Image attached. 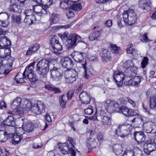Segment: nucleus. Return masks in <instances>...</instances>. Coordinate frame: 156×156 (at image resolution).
Returning a JSON list of instances; mask_svg holds the SVG:
<instances>
[{
    "mask_svg": "<svg viewBox=\"0 0 156 156\" xmlns=\"http://www.w3.org/2000/svg\"><path fill=\"white\" fill-rule=\"evenodd\" d=\"M50 62L45 58L41 59L37 64L36 71L41 78H46L49 70Z\"/></svg>",
    "mask_w": 156,
    "mask_h": 156,
    "instance_id": "1",
    "label": "nucleus"
},
{
    "mask_svg": "<svg viewBox=\"0 0 156 156\" xmlns=\"http://www.w3.org/2000/svg\"><path fill=\"white\" fill-rule=\"evenodd\" d=\"M122 16L124 22L129 26L133 24L136 20V15L133 10L128 9L124 11Z\"/></svg>",
    "mask_w": 156,
    "mask_h": 156,
    "instance_id": "2",
    "label": "nucleus"
},
{
    "mask_svg": "<svg viewBox=\"0 0 156 156\" xmlns=\"http://www.w3.org/2000/svg\"><path fill=\"white\" fill-rule=\"evenodd\" d=\"M67 41L69 45L68 48H69L76 46L78 43H81L84 48L87 47L86 43L81 41V37L75 34L69 35L67 37Z\"/></svg>",
    "mask_w": 156,
    "mask_h": 156,
    "instance_id": "3",
    "label": "nucleus"
},
{
    "mask_svg": "<svg viewBox=\"0 0 156 156\" xmlns=\"http://www.w3.org/2000/svg\"><path fill=\"white\" fill-rule=\"evenodd\" d=\"M50 47L52 51L56 54H59V52L62 49L61 44L58 40V37L54 36L51 39L50 42Z\"/></svg>",
    "mask_w": 156,
    "mask_h": 156,
    "instance_id": "4",
    "label": "nucleus"
},
{
    "mask_svg": "<svg viewBox=\"0 0 156 156\" xmlns=\"http://www.w3.org/2000/svg\"><path fill=\"white\" fill-rule=\"evenodd\" d=\"M105 105L107 112L110 113L115 112H117L116 110L119 107V104L117 102L110 100H108L105 101Z\"/></svg>",
    "mask_w": 156,
    "mask_h": 156,
    "instance_id": "5",
    "label": "nucleus"
},
{
    "mask_svg": "<svg viewBox=\"0 0 156 156\" xmlns=\"http://www.w3.org/2000/svg\"><path fill=\"white\" fill-rule=\"evenodd\" d=\"M72 55L75 61L80 63L82 66L85 67V64L87 63L86 59L83 57L84 55H86L85 53L76 51L72 53Z\"/></svg>",
    "mask_w": 156,
    "mask_h": 156,
    "instance_id": "6",
    "label": "nucleus"
},
{
    "mask_svg": "<svg viewBox=\"0 0 156 156\" xmlns=\"http://www.w3.org/2000/svg\"><path fill=\"white\" fill-rule=\"evenodd\" d=\"M50 71L51 77L53 80L58 81L62 79L63 72L60 69L54 67Z\"/></svg>",
    "mask_w": 156,
    "mask_h": 156,
    "instance_id": "7",
    "label": "nucleus"
},
{
    "mask_svg": "<svg viewBox=\"0 0 156 156\" xmlns=\"http://www.w3.org/2000/svg\"><path fill=\"white\" fill-rule=\"evenodd\" d=\"M125 76L124 74L121 71H116L113 73V78L119 87L122 86Z\"/></svg>",
    "mask_w": 156,
    "mask_h": 156,
    "instance_id": "8",
    "label": "nucleus"
},
{
    "mask_svg": "<svg viewBox=\"0 0 156 156\" xmlns=\"http://www.w3.org/2000/svg\"><path fill=\"white\" fill-rule=\"evenodd\" d=\"M45 108L46 106L43 102L38 101L32 105L31 111L35 114L39 115L44 111Z\"/></svg>",
    "mask_w": 156,
    "mask_h": 156,
    "instance_id": "9",
    "label": "nucleus"
},
{
    "mask_svg": "<svg viewBox=\"0 0 156 156\" xmlns=\"http://www.w3.org/2000/svg\"><path fill=\"white\" fill-rule=\"evenodd\" d=\"M61 63L62 66L67 69L73 68L74 65L73 61L69 57H65L62 58L61 60Z\"/></svg>",
    "mask_w": 156,
    "mask_h": 156,
    "instance_id": "10",
    "label": "nucleus"
},
{
    "mask_svg": "<svg viewBox=\"0 0 156 156\" xmlns=\"http://www.w3.org/2000/svg\"><path fill=\"white\" fill-rule=\"evenodd\" d=\"M119 111L117 112L122 113L126 116H131L136 115L137 113L131 109H129L125 106H122L120 108H118Z\"/></svg>",
    "mask_w": 156,
    "mask_h": 156,
    "instance_id": "11",
    "label": "nucleus"
},
{
    "mask_svg": "<svg viewBox=\"0 0 156 156\" xmlns=\"http://www.w3.org/2000/svg\"><path fill=\"white\" fill-rule=\"evenodd\" d=\"M147 149L149 152L154 151L156 149V138L149 139L145 143Z\"/></svg>",
    "mask_w": 156,
    "mask_h": 156,
    "instance_id": "12",
    "label": "nucleus"
},
{
    "mask_svg": "<svg viewBox=\"0 0 156 156\" xmlns=\"http://www.w3.org/2000/svg\"><path fill=\"white\" fill-rule=\"evenodd\" d=\"M155 124L151 121H147L144 123V128L147 133H154L156 132Z\"/></svg>",
    "mask_w": 156,
    "mask_h": 156,
    "instance_id": "13",
    "label": "nucleus"
},
{
    "mask_svg": "<svg viewBox=\"0 0 156 156\" xmlns=\"http://www.w3.org/2000/svg\"><path fill=\"white\" fill-rule=\"evenodd\" d=\"M124 68H126L125 73L126 74L127 76L130 77L132 75V73L133 72L132 67L133 66V64L132 61L131 60L126 61L124 63L123 65Z\"/></svg>",
    "mask_w": 156,
    "mask_h": 156,
    "instance_id": "14",
    "label": "nucleus"
},
{
    "mask_svg": "<svg viewBox=\"0 0 156 156\" xmlns=\"http://www.w3.org/2000/svg\"><path fill=\"white\" fill-rule=\"evenodd\" d=\"M134 136L135 140L138 144H140L144 142L146 138V136L143 132L135 131L134 133Z\"/></svg>",
    "mask_w": 156,
    "mask_h": 156,
    "instance_id": "15",
    "label": "nucleus"
},
{
    "mask_svg": "<svg viewBox=\"0 0 156 156\" xmlns=\"http://www.w3.org/2000/svg\"><path fill=\"white\" fill-rule=\"evenodd\" d=\"M139 5L140 8L147 11H150L152 7L151 0H144L140 1Z\"/></svg>",
    "mask_w": 156,
    "mask_h": 156,
    "instance_id": "16",
    "label": "nucleus"
},
{
    "mask_svg": "<svg viewBox=\"0 0 156 156\" xmlns=\"http://www.w3.org/2000/svg\"><path fill=\"white\" fill-rule=\"evenodd\" d=\"M79 98L81 103L83 104H89L91 100L90 96L86 91H82L80 94Z\"/></svg>",
    "mask_w": 156,
    "mask_h": 156,
    "instance_id": "17",
    "label": "nucleus"
},
{
    "mask_svg": "<svg viewBox=\"0 0 156 156\" xmlns=\"http://www.w3.org/2000/svg\"><path fill=\"white\" fill-rule=\"evenodd\" d=\"M64 147L61 150V152L63 154H67L70 153L72 156H76V152L74 149L71 147H70L67 143L64 144Z\"/></svg>",
    "mask_w": 156,
    "mask_h": 156,
    "instance_id": "18",
    "label": "nucleus"
},
{
    "mask_svg": "<svg viewBox=\"0 0 156 156\" xmlns=\"http://www.w3.org/2000/svg\"><path fill=\"white\" fill-rule=\"evenodd\" d=\"M15 125L14 117L12 115H9L7 118L1 123V126L2 127L8 126H14Z\"/></svg>",
    "mask_w": 156,
    "mask_h": 156,
    "instance_id": "19",
    "label": "nucleus"
},
{
    "mask_svg": "<svg viewBox=\"0 0 156 156\" xmlns=\"http://www.w3.org/2000/svg\"><path fill=\"white\" fill-rule=\"evenodd\" d=\"M87 63L85 64V67H83V66L82 67L84 70V74L83 76V77L86 79H89L91 78L93 75L94 71L91 67H87Z\"/></svg>",
    "mask_w": 156,
    "mask_h": 156,
    "instance_id": "20",
    "label": "nucleus"
},
{
    "mask_svg": "<svg viewBox=\"0 0 156 156\" xmlns=\"http://www.w3.org/2000/svg\"><path fill=\"white\" fill-rule=\"evenodd\" d=\"M101 55L103 60L107 62L111 59V55L110 52L107 49H102Z\"/></svg>",
    "mask_w": 156,
    "mask_h": 156,
    "instance_id": "21",
    "label": "nucleus"
},
{
    "mask_svg": "<svg viewBox=\"0 0 156 156\" xmlns=\"http://www.w3.org/2000/svg\"><path fill=\"white\" fill-rule=\"evenodd\" d=\"M11 44V41L6 37H2L0 38V47L1 48H5Z\"/></svg>",
    "mask_w": 156,
    "mask_h": 156,
    "instance_id": "22",
    "label": "nucleus"
},
{
    "mask_svg": "<svg viewBox=\"0 0 156 156\" xmlns=\"http://www.w3.org/2000/svg\"><path fill=\"white\" fill-rule=\"evenodd\" d=\"M4 50V55H2V58H6L8 60V62L10 63L14 61V58L11 57L10 55L11 54V51L8 47L5 48Z\"/></svg>",
    "mask_w": 156,
    "mask_h": 156,
    "instance_id": "23",
    "label": "nucleus"
},
{
    "mask_svg": "<svg viewBox=\"0 0 156 156\" xmlns=\"http://www.w3.org/2000/svg\"><path fill=\"white\" fill-rule=\"evenodd\" d=\"M23 136L22 134L19 135V134H14L12 135V136L11 137L12 139L11 143L12 144L16 145L19 144L23 138Z\"/></svg>",
    "mask_w": 156,
    "mask_h": 156,
    "instance_id": "24",
    "label": "nucleus"
},
{
    "mask_svg": "<svg viewBox=\"0 0 156 156\" xmlns=\"http://www.w3.org/2000/svg\"><path fill=\"white\" fill-rule=\"evenodd\" d=\"M40 45L37 43H35L33 45H31L29 47L28 50L27 51L26 53V55H29L33 54L39 49Z\"/></svg>",
    "mask_w": 156,
    "mask_h": 156,
    "instance_id": "25",
    "label": "nucleus"
},
{
    "mask_svg": "<svg viewBox=\"0 0 156 156\" xmlns=\"http://www.w3.org/2000/svg\"><path fill=\"white\" fill-rule=\"evenodd\" d=\"M44 87L46 89L48 90L55 92V93H60L61 92L59 88L55 87L50 83L45 84Z\"/></svg>",
    "mask_w": 156,
    "mask_h": 156,
    "instance_id": "26",
    "label": "nucleus"
},
{
    "mask_svg": "<svg viewBox=\"0 0 156 156\" xmlns=\"http://www.w3.org/2000/svg\"><path fill=\"white\" fill-rule=\"evenodd\" d=\"M87 146L88 148L89 152L93 148L96 147L97 144L94 139L90 138L87 141Z\"/></svg>",
    "mask_w": 156,
    "mask_h": 156,
    "instance_id": "27",
    "label": "nucleus"
},
{
    "mask_svg": "<svg viewBox=\"0 0 156 156\" xmlns=\"http://www.w3.org/2000/svg\"><path fill=\"white\" fill-rule=\"evenodd\" d=\"M122 130L124 133L125 136H127L131 133V131L132 129V126L130 124L125 125L122 124Z\"/></svg>",
    "mask_w": 156,
    "mask_h": 156,
    "instance_id": "28",
    "label": "nucleus"
},
{
    "mask_svg": "<svg viewBox=\"0 0 156 156\" xmlns=\"http://www.w3.org/2000/svg\"><path fill=\"white\" fill-rule=\"evenodd\" d=\"M21 102V98L20 97H17L14 99L11 103L10 107L13 109H16L18 106L20 105Z\"/></svg>",
    "mask_w": 156,
    "mask_h": 156,
    "instance_id": "29",
    "label": "nucleus"
},
{
    "mask_svg": "<svg viewBox=\"0 0 156 156\" xmlns=\"http://www.w3.org/2000/svg\"><path fill=\"white\" fill-rule=\"evenodd\" d=\"M101 32V31L100 30L94 31L91 33L89 34V37L90 40L91 41H93L96 39L100 36Z\"/></svg>",
    "mask_w": 156,
    "mask_h": 156,
    "instance_id": "30",
    "label": "nucleus"
},
{
    "mask_svg": "<svg viewBox=\"0 0 156 156\" xmlns=\"http://www.w3.org/2000/svg\"><path fill=\"white\" fill-rule=\"evenodd\" d=\"M114 133L116 135L122 138L126 137L122 130V124L119 125L117 129H115Z\"/></svg>",
    "mask_w": 156,
    "mask_h": 156,
    "instance_id": "31",
    "label": "nucleus"
},
{
    "mask_svg": "<svg viewBox=\"0 0 156 156\" xmlns=\"http://www.w3.org/2000/svg\"><path fill=\"white\" fill-rule=\"evenodd\" d=\"M23 130L27 133L32 132L34 129V126L31 123L27 122L22 125Z\"/></svg>",
    "mask_w": 156,
    "mask_h": 156,
    "instance_id": "32",
    "label": "nucleus"
},
{
    "mask_svg": "<svg viewBox=\"0 0 156 156\" xmlns=\"http://www.w3.org/2000/svg\"><path fill=\"white\" fill-rule=\"evenodd\" d=\"M14 130V126H8L5 127V130L4 131L9 137L11 139V137L14 134L13 132Z\"/></svg>",
    "mask_w": 156,
    "mask_h": 156,
    "instance_id": "33",
    "label": "nucleus"
},
{
    "mask_svg": "<svg viewBox=\"0 0 156 156\" xmlns=\"http://www.w3.org/2000/svg\"><path fill=\"white\" fill-rule=\"evenodd\" d=\"M26 78V74L18 73L15 76V80L17 83H22L24 81V77Z\"/></svg>",
    "mask_w": 156,
    "mask_h": 156,
    "instance_id": "34",
    "label": "nucleus"
},
{
    "mask_svg": "<svg viewBox=\"0 0 156 156\" xmlns=\"http://www.w3.org/2000/svg\"><path fill=\"white\" fill-rule=\"evenodd\" d=\"M10 139L3 130H0V142H5L8 140Z\"/></svg>",
    "mask_w": 156,
    "mask_h": 156,
    "instance_id": "35",
    "label": "nucleus"
},
{
    "mask_svg": "<svg viewBox=\"0 0 156 156\" xmlns=\"http://www.w3.org/2000/svg\"><path fill=\"white\" fill-rule=\"evenodd\" d=\"M41 2L42 6H40L47 10L53 3L52 0H41Z\"/></svg>",
    "mask_w": 156,
    "mask_h": 156,
    "instance_id": "36",
    "label": "nucleus"
},
{
    "mask_svg": "<svg viewBox=\"0 0 156 156\" xmlns=\"http://www.w3.org/2000/svg\"><path fill=\"white\" fill-rule=\"evenodd\" d=\"M66 76H69L72 77L76 78V77L77 76V73L76 70L74 69H68L67 71H66L65 72V74Z\"/></svg>",
    "mask_w": 156,
    "mask_h": 156,
    "instance_id": "37",
    "label": "nucleus"
},
{
    "mask_svg": "<svg viewBox=\"0 0 156 156\" xmlns=\"http://www.w3.org/2000/svg\"><path fill=\"white\" fill-rule=\"evenodd\" d=\"M36 20L35 16H25L24 22L28 25H31L35 22Z\"/></svg>",
    "mask_w": 156,
    "mask_h": 156,
    "instance_id": "38",
    "label": "nucleus"
},
{
    "mask_svg": "<svg viewBox=\"0 0 156 156\" xmlns=\"http://www.w3.org/2000/svg\"><path fill=\"white\" fill-rule=\"evenodd\" d=\"M26 76L25 78H27L31 82H34L37 80L36 75L33 74V72L26 73Z\"/></svg>",
    "mask_w": 156,
    "mask_h": 156,
    "instance_id": "39",
    "label": "nucleus"
},
{
    "mask_svg": "<svg viewBox=\"0 0 156 156\" xmlns=\"http://www.w3.org/2000/svg\"><path fill=\"white\" fill-rule=\"evenodd\" d=\"M101 122L103 124L110 126L111 125V119L110 117L104 116L101 117Z\"/></svg>",
    "mask_w": 156,
    "mask_h": 156,
    "instance_id": "40",
    "label": "nucleus"
},
{
    "mask_svg": "<svg viewBox=\"0 0 156 156\" xmlns=\"http://www.w3.org/2000/svg\"><path fill=\"white\" fill-rule=\"evenodd\" d=\"M36 7L41 9L40 11L35 12V13L37 15L41 16L43 15H46L47 14L48 10L47 9H44L40 6L37 5Z\"/></svg>",
    "mask_w": 156,
    "mask_h": 156,
    "instance_id": "41",
    "label": "nucleus"
},
{
    "mask_svg": "<svg viewBox=\"0 0 156 156\" xmlns=\"http://www.w3.org/2000/svg\"><path fill=\"white\" fill-rule=\"evenodd\" d=\"M59 20L58 15L55 13H53L52 14L51 19H50V24L52 25L53 24L56 23L58 22Z\"/></svg>",
    "mask_w": 156,
    "mask_h": 156,
    "instance_id": "42",
    "label": "nucleus"
},
{
    "mask_svg": "<svg viewBox=\"0 0 156 156\" xmlns=\"http://www.w3.org/2000/svg\"><path fill=\"white\" fill-rule=\"evenodd\" d=\"M114 152L115 154L119 155L121 154L122 152V147L119 144H115L113 147Z\"/></svg>",
    "mask_w": 156,
    "mask_h": 156,
    "instance_id": "43",
    "label": "nucleus"
},
{
    "mask_svg": "<svg viewBox=\"0 0 156 156\" xmlns=\"http://www.w3.org/2000/svg\"><path fill=\"white\" fill-rule=\"evenodd\" d=\"M150 106L152 108H156V97L152 96L150 98Z\"/></svg>",
    "mask_w": 156,
    "mask_h": 156,
    "instance_id": "44",
    "label": "nucleus"
},
{
    "mask_svg": "<svg viewBox=\"0 0 156 156\" xmlns=\"http://www.w3.org/2000/svg\"><path fill=\"white\" fill-rule=\"evenodd\" d=\"M35 63V62L33 63H31L28 66H27L24 72V74H26L27 73H31L33 72V69H34V65Z\"/></svg>",
    "mask_w": 156,
    "mask_h": 156,
    "instance_id": "45",
    "label": "nucleus"
},
{
    "mask_svg": "<svg viewBox=\"0 0 156 156\" xmlns=\"http://www.w3.org/2000/svg\"><path fill=\"white\" fill-rule=\"evenodd\" d=\"M60 6L61 8L63 9H67L69 8L70 4L68 1H61L60 3Z\"/></svg>",
    "mask_w": 156,
    "mask_h": 156,
    "instance_id": "46",
    "label": "nucleus"
},
{
    "mask_svg": "<svg viewBox=\"0 0 156 156\" xmlns=\"http://www.w3.org/2000/svg\"><path fill=\"white\" fill-rule=\"evenodd\" d=\"M111 51L115 54H118L120 51V48L116 45L115 44H111Z\"/></svg>",
    "mask_w": 156,
    "mask_h": 156,
    "instance_id": "47",
    "label": "nucleus"
},
{
    "mask_svg": "<svg viewBox=\"0 0 156 156\" xmlns=\"http://www.w3.org/2000/svg\"><path fill=\"white\" fill-rule=\"evenodd\" d=\"M12 22L16 23L17 24H19L21 23V19L20 15H13L12 16Z\"/></svg>",
    "mask_w": 156,
    "mask_h": 156,
    "instance_id": "48",
    "label": "nucleus"
},
{
    "mask_svg": "<svg viewBox=\"0 0 156 156\" xmlns=\"http://www.w3.org/2000/svg\"><path fill=\"white\" fill-rule=\"evenodd\" d=\"M60 105L61 107L63 108H65L66 104V101L64 94H62L60 96L59 98Z\"/></svg>",
    "mask_w": 156,
    "mask_h": 156,
    "instance_id": "49",
    "label": "nucleus"
},
{
    "mask_svg": "<svg viewBox=\"0 0 156 156\" xmlns=\"http://www.w3.org/2000/svg\"><path fill=\"white\" fill-rule=\"evenodd\" d=\"M72 10L78 11L82 9V6L80 3H74L71 5Z\"/></svg>",
    "mask_w": 156,
    "mask_h": 156,
    "instance_id": "50",
    "label": "nucleus"
},
{
    "mask_svg": "<svg viewBox=\"0 0 156 156\" xmlns=\"http://www.w3.org/2000/svg\"><path fill=\"white\" fill-rule=\"evenodd\" d=\"M136 121L137 122V125L139 127H141L142 126H144V119L142 117H140L137 118L136 119Z\"/></svg>",
    "mask_w": 156,
    "mask_h": 156,
    "instance_id": "51",
    "label": "nucleus"
},
{
    "mask_svg": "<svg viewBox=\"0 0 156 156\" xmlns=\"http://www.w3.org/2000/svg\"><path fill=\"white\" fill-rule=\"evenodd\" d=\"M142 79V77L140 76H135L134 77L133 80L135 86L139 85Z\"/></svg>",
    "mask_w": 156,
    "mask_h": 156,
    "instance_id": "52",
    "label": "nucleus"
},
{
    "mask_svg": "<svg viewBox=\"0 0 156 156\" xmlns=\"http://www.w3.org/2000/svg\"><path fill=\"white\" fill-rule=\"evenodd\" d=\"M64 75L66 79V81L67 83H71L76 80V78L72 77L70 76H69Z\"/></svg>",
    "mask_w": 156,
    "mask_h": 156,
    "instance_id": "53",
    "label": "nucleus"
},
{
    "mask_svg": "<svg viewBox=\"0 0 156 156\" xmlns=\"http://www.w3.org/2000/svg\"><path fill=\"white\" fill-rule=\"evenodd\" d=\"M3 62V61L2 59H0V74L3 73L4 74H7L9 73V72H8V73H7L6 70H5L3 72L2 69H3L4 66Z\"/></svg>",
    "mask_w": 156,
    "mask_h": 156,
    "instance_id": "54",
    "label": "nucleus"
},
{
    "mask_svg": "<svg viewBox=\"0 0 156 156\" xmlns=\"http://www.w3.org/2000/svg\"><path fill=\"white\" fill-rule=\"evenodd\" d=\"M18 6L15 3H13L12 5L11 4L9 8V11L13 12H17Z\"/></svg>",
    "mask_w": 156,
    "mask_h": 156,
    "instance_id": "55",
    "label": "nucleus"
},
{
    "mask_svg": "<svg viewBox=\"0 0 156 156\" xmlns=\"http://www.w3.org/2000/svg\"><path fill=\"white\" fill-rule=\"evenodd\" d=\"M25 108H26L27 110H32V107L33 104L31 103V101H25Z\"/></svg>",
    "mask_w": 156,
    "mask_h": 156,
    "instance_id": "56",
    "label": "nucleus"
},
{
    "mask_svg": "<svg viewBox=\"0 0 156 156\" xmlns=\"http://www.w3.org/2000/svg\"><path fill=\"white\" fill-rule=\"evenodd\" d=\"M93 107L91 106H89L88 108L84 110L85 113L87 115H90L93 112Z\"/></svg>",
    "mask_w": 156,
    "mask_h": 156,
    "instance_id": "57",
    "label": "nucleus"
},
{
    "mask_svg": "<svg viewBox=\"0 0 156 156\" xmlns=\"http://www.w3.org/2000/svg\"><path fill=\"white\" fill-rule=\"evenodd\" d=\"M9 15L7 14L4 13H0V21L4 20L5 19H9Z\"/></svg>",
    "mask_w": 156,
    "mask_h": 156,
    "instance_id": "58",
    "label": "nucleus"
},
{
    "mask_svg": "<svg viewBox=\"0 0 156 156\" xmlns=\"http://www.w3.org/2000/svg\"><path fill=\"white\" fill-rule=\"evenodd\" d=\"M24 13L26 16H35L33 11L31 9L26 10Z\"/></svg>",
    "mask_w": 156,
    "mask_h": 156,
    "instance_id": "59",
    "label": "nucleus"
},
{
    "mask_svg": "<svg viewBox=\"0 0 156 156\" xmlns=\"http://www.w3.org/2000/svg\"><path fill=\"white\" fill-rule=\"evenodd\" d=\"M148 34L147 33H144L142 36L143 40H141V41L142 42L147 43L148 42H150L151 41L148 38L147 34Z\"/></svg>",
    "mask_w": 156,
    "mask_h": 156,
    "instance_id": "60",
    "label": "nucleus"
},
{
    "mask_svg": "<svg viewBox=\"0 0 156 156\" xmlns=\"http://www.w3.org/2000/svg\"><path fill=\"white\" fill-rule=\"evenodd\" d=\"M134 152L132 151L127 150L124 152L122 156H133Z\"/></svg>",
    "mask_w": 156,
    "mask_h": 156,
    "instance_id": "61",
    "label": "nucleus"
},
{
    "mask_svg": "<svg viewBox=\"0 0 156 156\" xmlns=\"http://www.w3.org/2000/svg\"><path fill=\"white\" fill-rule=\"evenodd\" d=\"M66 16L68 19L71 18L74 16V13L72 11V9H69L66 12Z\"/></svg>",
    "mask_w": 156,
    "mask_h": 156,
    "instance_id": "62",
    "label": "nucleus"
},
{
    "mask_svg": "<svg viewBox=\"0 0 156 156\" xmlns=\"http://www.w3.org/2000/svg\"><path fill=\"white\" fill-rule=\"evenodd\" d=\"M148 59L147 57H144L141 63L142 68H144L147 65Z\"/></svg>",
    "mask_w": 156,
    "mask_h": 156,
    "instance_id": "63",
    "label": "nucleus"
},
{
    "mask_svg": "<svg viewBox=\"0 0 156 156\" xmlns=\"http://www.w3.org/2000/svg\"><path fill=\"white\" fill-rule=\"evenodd\" d=\"M68 141L69 142L71 145L70 146L69 145V146H70V147H71L73 149V148L75 147L74 145L75 144L74 139L71 137H69L68 138Z\"/></svg>",
    "mask_w": 156,
    "mask_h": 156,
    "instance_id": "64",
    "label": "nucleus"
}]
</instances>
